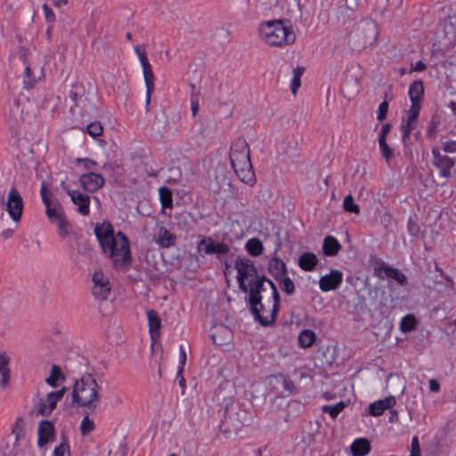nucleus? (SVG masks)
<instances>
[{
	"mask_svg": "<svg viewBox=\"0 0 456 456\" xmlns=\"http://www.w3.org/2000/svg\"><path fill=\"white\" fill-rule=\"evenodd\" d=\"M94 232L103 255L114 268L124 269L131 265L130 243L124 232H115L110 222L96 224Z\"/></svg>",
	"mask_w": 456,
	"mask_h": 456,
	"instance_id": "obj_1",
	"label": "nucleus"
},
{
	"mask_svg": "<svg viewBox=\"0 0 456 456\" xmlns=\"http://www.w3.org/2000/svg\"><path fill=\"white\" fill-rule=\"evenodd\" d=\"M250 310L263 326L273 324L280 309V295L272 281H261L249 289Z\"/></svg>",
	"mask_w": 456,
	"mask_h": 456,
	"instance_id": "obj_2",
	"label": "nucleus"
},
{
	"mask_svg": "<svg viewBox=\"0 0 456 456\" xmlns=\"http://www.w3.org/2000/svg\"><path fill=\"white\" fill-rule=\"evenodd\" d=\"M100 389L101 387L93 375L83 374L73 385L71 392L73 406L82 408L87 413H94L101 399Z\"/></svg>",
	"mask_w": 456,
	"mask_h": 456,
	"instance_id": "obj_3",
	"label": "nucleus"
},
{
	"mask_svg": "<svg viewBox=\"0 0 456 456\" xmlns=\"http://www.w3.org/2000/svg\"><path fill=\"white\" fill-rule=\"evenodd\" d=\"M231 164L239 179L248 185L256 183L249 157V146L245 139L238 138L231 146Z\"/></svg>",
	"mask_w": 456,
	"mask_h": 456,
	"instance_id": "obj_4",
	"label": "nucleus"
},
{
	"mask_svg": "<svg viewBox=\"0 0 456 456\" xmlns=\"http://www.w3.org/2000/svg\"><path fill=\"white\" fill-rule=\"evenodd\" d=\"M259 35L261 39L270 46L289 45L296 40L292 28L285 26L281 20H271L261 24Z\"/></svg>",
	"mask_w": 456,
	"mask_h": 456,
	"instance_id": "obj_5",
	"label": "nucleus"
},
{
	"mask_svg": "<svg viewBox=\"0 0 456 456\" xmlns=\"http://www.w3.org/2000/svg\"><path fill=\"white\" fill-rule=\"evenodd\" d=\"M36 118V106L28 97L20 96L9 107L7 121L12 130L25 127Z\"/></svg>",
	"mask_w": 456,
	"mask_h": 456,
	"instance_id": "obj_6",
	"label": "nucleus"
},
{
	"mask_svg": "<svg viewBox=\"0 0 456 456\" xmlns=\"http://www.w3.org/2000/svg\"><path fill=\"white\" fill-rule=\"evenodd\" d=\"M40 195L46 208V216L52 223L58 225L61 235L68 234V222L64 217L62 207L57 200H52V192L48 190L46 183L43 182L40 188Z\"/></svg>",
	"mask_w": 456,
	"mask_h": 456,
	"instance_id": "obj_7",
	"label": "nucleus"
},
{
	"mask_svg": "<svg viewBox=\"0 0 456 456\" xmlns=\"http://www.w3.org/2000/svg\"><path fill=\"white\" fill-rule=\"evenodd\" d=\"M237 270V281L240 289L249 294L253 285L261 281H269L265 277H259L253 262L248 258H238L235 261Z\"/></svg>",
	"mask_w": 456,
	"mask_h": 456,
	"instance_id": "obj_8",
	"label": "nucleus"
},
{
	"mask_svg": "<svg viewBox=\"0 0 456 456\" xmlns=\"http://www.w3.org/2000/svg\"><path fill=\"white\" fill-rule=\"evenodd\" d=\"M0 206L5 207L12 220L18 224L20 221L23 213V199L15 186L11 187L6 201L4 200V193H0Z\"/></svg>",
	"mask_w": 456,
	"mask_h": 456,
	"instance_id": "obj_9",
	"label": "nucleus"
},
{
	"mask_svg": "<svg viewBox=\"0 0 456 456\" xmlns=\"http://www.w3.org/2000/svg\"><path fill=\"white\" fill-rule=\"evenodd\" d=\"M45 78V70L42 61L31 59L25 63L22 75L23 86L26 89H31Z\"/></svg>",
	"mask_w": 456,
	"mask_h": 456,
	"instance_id": "obj_10",
	"label": "nucleus"
},
{
	"mask_svg": "<svg viewBox=\"0 0 456 456\" xmlns=\"http://www.w3.org/2000/svg\"><path fill=\"white\" fill-rule=\"evenodd\" d=\"M67 390L66 387H62L57 391L48 393L45 398L37 396L35 400L37 414L49 416L56 408L57 403L64 396Z\"/></svg>",
	"mask_w": 456,
	"mask_h": 456,
	"instance_id": "obj_11",
	"label": "nucleus"
},
{
	"mask_svg": "<svg viewBox=\"0 0 456 456\" xmlns=\"http://www.w3.org/2000/svg\"><path fill=\"white\" fill-rule=\"evenodd\" d=\"M135 52L138 54V57L140 59V62L142 64V70H143V77H144V82H145V86H146L145 102H146V107L148 108L150 105V102H151V94L153 93V91L155 89L154 75H153V72L151 69V66L150 62L148 61L146 53L143 52H141L139 50L138 46L135 47Z\"/></svg>",
	"mask_w": 456,
	"mask_h": 456,
	"instance_id": "obj_12",
	"label": "nucleus"
},
{
	"mask_svg": "<svg viewBox=\"0 0 456 456\" xmlns=\"http://www.w3.org/2000/svg\"><path fill=\"white\" fill-rule=\"evenodd\" d=\"M198 249L206 255L220 256L228 254L231 248L227 243L214 240L212 237H203L198 243Z\"/></svg>",
	"mask_w": 456,
	"mask_h": 456,
	"instance_id": "obj_13",
	"label": "nucleus"
},
{
	"mask_svg": "<svg viewBox=\"0 0 456 456\" xmlns=\"http://www.w3.org/2000/svg\"><path fill=\"white\" fill-rule=\"evenodd\" d=\"M92 294L95 299L106 300L110 293V286L107 277L102 272H95L93 275Z\"/></svg>",
	"mask_w": 456,
	"mask_h": 456,
	"instance_id": "obj_14",
	"label": "nucleus"
},
{
	"mask_svg": "<svg viewBox=\"0 0 456 456\" xmlns=\"http://www.w3.org/2000/svg\"><path fill=\"white\" fill-rule=\"evenodd\" d=\"M432 164L439 169L441 176L446 179L449 178L451 176V170L455 166L454 159L441 154L436 148L432 150Z\"/></svg>",
	"mask_w": 456,
	"mask_h": 456,
	"instance_id": "obj_15",
	"label": "nucleus"
},
{
	"mask_svg": "<svg viewBox=\"0 0 456 456\" xmlns=\"http://www.w3.org/2000/svg\"><path fill=\"white\" fill-rule=\"evenodd\" d=\"M343 281V273L338 270H331L330 273L320 278V289L328 292L338 289Z\"/></svg>",
	"mask_w": 456,
	"mask_h": 456,
	"instance_id": "obj_16",
	"label": "nucleus"
},
{
	"mask_svg": "<svg viewBox=\"0 0 456 456\" xmlns=\"http://www.w3.org/2000/svg\"><path fill=\"white\" fill-rule=\"evenodd\" d=\"M80 183L86 191L94 192L103 186L104 178L99 174L89 172L81 175Z\"/></svg>",
	"mask_w": 456,
	"mask_h": 456,
	"instance_id": "obj_17",
	"label": "nucleus"
},
{
	"mask_svg": "<svg viewBox=\"0 0 456 456\" xmlns=\"http://www.w3.org/2000/svg\"><path fill=\"white\" fill-rule=\"evenodd\" d=\"M374 273L376 276L381 279L384 277L394 279L401 285H403L406 281V277L403 273H401L396 268L386 265H381L380 266L376 267Z\"/></svg>",
	"mask_w": 456,
	"mask_h": 456,
	"instance_id": "obj_18",
	"label": "nucleus"
},
{
	"mask_svg": "<svg viewBox=\"0 0 456 456\" xmlns=\"http://www.w3.org/2000/svg\"><path fill=\"white\" fill-rule=\"evenodd\" d=\"M154 241L159 247L168 248L175 245L176 236L166 227L161 226L154 234Z\"/></svg>",
	"mask_w": 456,
	"mask_h": 456,
	"instance_id": "obj_19",
	"label": "nucleus"
},
{
	"mask_svg": "<svg viewBox=\"0 0 456 456\" xmlns=\"http://www.w3.org/2000/svg\"><path fill=\"white\" fill-rule=\"evenodd\" d=\"M396 403L395 396L389 395L384 399L378 400L369 406V413L371 416H380L386 410L391 409Z\"/></svg>",
	"mask_w": 456,
	"mask_h": 456,
	"instance_id": "obj_20",
	"label": "nucleus"
},
{
	"mask_svg": "<svg viewBox=\"0 0 456 456\" xmlns=\"http://www.w3.org/2000/svg\"><path fill=\"white\" fill-rule=\"evenodd\" d=\"M360 28L362 33L364 45H370L377 40L378 28H377V25L374 21H372V20L363 21L361 24Z\"/></svg>",
	"mask_w": 456,
	"mask_h": 456,
	"instance_id": "obj_21",
	"label": "nucleus"
},
{
	"mask_svg": "<svg viewBox=\"0 0 456 456\" xmlns=\"http://www.w3.org/2000/svg\"><path fill=\"white\" fill-rule=\"evenodd\" d=\"M71 201L77 206L78 212L83 216L89 214L90 197L77 191H68Z\"/></svg>",
	"mask_w": 456,
	"mask_h": 456,
	"instance_id": "obj_22",
	"label": "nucleus"
},
{
	"mask_svg": "<svg viewBox=\"0 0 456 456\" xmlns=\"http://www.w3.org/2000/svg\"><path fill=\"white\" fill-rule=\"evenodd\" d=\"M54 434L53 425L48 420H42L38 427L37 445L44 447L53 437Z\"/></svg>",
	"mask_w": 456,
	"mask_h": 456,
	"instance_id": "obj_23",
	"label": "nucleus"
},
{
	"mask_svg": "<svg viewBox=\"0 0 456 456\" xmlns=\"http://www.w3.org/2000/svg\"><path fill=\"white\" fill-rule=\"evenodd\" d=\"M211 338L215 344L219 346L224 345L232 338V330L224 325L216 326Z\"/></svg>",
	"mask_w": 456,
	"mask_h": 456,
	"instance_id": "obj_24",
	"label": "nucleus"
},
{
	"mask_svg": "<svg viewBox=\"0 0 456 456\" xmlns=\"http://www.w3.org/2000/svg\"><path fill=\"white\" fill-rule=\"evenodd\" d=\"M370 443L366 438H358L350 446L353 456H365L370 452Z\"/></svg>",
	"mask_w": 456,
	"mask_h": 456,
	"instance_id": "obj_25",
	"label": "nucleus"
},
{
	"mask_svg": "<svg viewBox=\"0 0 456 456\" xmlns=\"http://www.w3.org/2000/svg\"><path fill=\"white\" fill-rule=\"evenodd\" d=\"M341 248L338 240L332 236L325 237L322 244L323 254L327 256H336Z\"/></svg>",
	"mask_w": 456,
	"mask_h": 456,
	"instance_id": "obj_26",
	"label": "nucleus"
},
{
	"mask_svg": "<svg viewBox=\"0 0 456 456\" xmlns=\"http://www.w3.org/2000/svg\"><path fill=\"white\" fill-rule=\"evenodd\" d=\"M318 264L316 256L312 252H306L300 256L298 259L299 267L306 272H311Z\"/></svg>",
	"mask_w": 456,
	"mask_h": 456,
	"instance_id": "obj_27",
	"label": "nucleus"
},
{
	"mask_svg": "<svg viewBox=\"0 0 456 456\" xmlns=\"http://www.w3.org/2000/svg\"><path fill=\"white\" fill-rule=\"evenodd\" d=\"M66 379L60 366L53 364L51 368L49 376L45 379V383L52 387H56L60 382Z\"/></svg>",
	"mask_w": 456,
	"mask_h": 456,
	"instance_id": "obj_28",
	"label": "nucleus"
},
{
	"mask_svg": "<svg viewBox=\"0 0 456 456\" xmlns=\"http://www.w3.org/2000/svg\"><path fill=\"white\" fill-rule=\"evenodd\" d=\"M268 270L270 273L277 280L284 276L286 273V265L281 259L274 257L270 260Z\"/></svg>",
	"mask_w": 456,
	"mask_h": 456,
	"instance_id": "obj_29",
	"label": "nucleus"
},
{
	"mask_svg": "<svg viewBox=\"0 0 456 456\" xmlns=\"http://www.w3.org/2000/svg\"><path fill=\"white\" fill-rule=\"evenodd\" d=\"M146 314L149 323V332L151 336H157L160 329V319L157 312L152 309L148 310Z\"/></svg>",
	"mask_w": 456,
	"mask_h": 456,
	"instance_id": "obj_30",
	"label": "nucleus"
},
{
	"mask_svg": "<svg viewBox=\"0 0 456 456\" xmlns=\"http://www.w3.org/2000/svg\"><path fill=\"white\" fill-rule=\"evenodd\" d=\"M424 94V86L421 80L414 81L409 88L411 102H419Z\"/></svg>",
	"mask_w": 456,
	"mask_h": 456,
	"instance_id": "obj_31",
	"label": "nucleus"
},
{
	"mask_svg": "<svg viewBox=\"0 0 456 456\" xmlns=\"http://www.w3.org/2000/svg\"><path fill=\"white\" fill-rule=\"evenodd\" d=\"M315 338V333L312 330H304L298 335V345L303 348L310 347Z\"/></svg>",
	"mask_w": 456,
	"mask_h": 456,
	"instance_id": "obj_32",
	"label": "nucleus"
},
{
	"mask_svg": "<svg viewBox=\"0 0 456 456\" xmlns=\"http://www.w3.org/2000/svg\"><path fill=\"white\" fill-rule=\"evenodd\" d=\"M248 253L253 256H258L264 250L263 243L259 239H250L246 243Z\"/></svg>",
	"mask_w": 456,
	"mask_h": 456,
	"instance_id": "obj_33",
	"label": "nucleus"
},
{
	"mask_svg": "<svg viewBox=\"0 0 456 456\" xmlns=\"http://www.w3.org/2000/svg\"><path fill=\"white\" fill-rule=\"evenodd\" d=\"M417 326V320L411 314L405 315L400 322V330L403 333L412 331Z\"/></svg>",
	"mask_w": 456,
	"mask_h": 456,
	"instance_id": "obj_34",
	"label": "nucleus"
},
{
	"mask_svg": "<svg viewBox=\"0 0 456 456\" xmlns=\"http://www.w3.org/2000/svg\"><path fill=\"white\" fill-rule=\"evenodd\" d=\"M272 383L273 384L274 387L281 386L284 390H286L289 393L292 392V390L294 388V385H293L292 381L286 379L282 375L273 376L272 378Z\"/></svg>",
	"mask_w": 456,
	"mask_h": 456,
	"instance_id": "obj_35",
	"label": "nucleus"
},
{
	"mask_svg": "<svg viewBox=\"0 0 456 456\" xmlns=\"http://www.w3.org/2000/svg\"><path fill=\"white\" fill-rule=\"evenodd\" d=\"M345 407V403L339 402L334 405H324L322 406V411L324 413H329L331 418L335 419L344 410Z\"/></svg>",
	"mask_w": 456,
	"mask_h": 456,
	"instance_id": "obj_36",
	"label": "nucleus"
},
{
	"mask_svg": "<svg viewBox=\"0 0 456 456\" xmlns=\"http://www.w3.org/2000/svg\"><path fill=\"white\" fill-rule=\"evenodd\" d=\"M343 208L346 212L354 213L358 215L360 213V207L355 204L352 195L348 194L344 198Z\"/></svg>",
	"mask_w": 456,
	"mask_h": 456,
	"instance_id": "obj_37",
	"label": "nucleus"
},
{
	"mask_svg": "<svg viewBox=\"0 0 456 456\" xmlns=\"http://www.w3.org/2000/svg\"><path fill=\"white\" fill-rule=\"evenodd\" d=\"M417 121H410L409 118L401 125L402 139L405 142L410 136V134L416 127Z\"/></svg>",
	"mask_w": 456,
	"mask_h": 456,
	"instance_id": "obj_38",
	"label": "nucleus"
},
{
	"mask_svg": "<svg viewBox=\"0 0 456 456\" xmlns=\"http://www.w3.org/2000/svg\"><path fill=\"white\" fill-rule=\"evenodd\" d=\"M159 198L161 201V205L164 208H171L173 198H172V192L169 189L166 187H161L159 189Z\"/></svg>",
	"mask_w": 456,
	"mask_h": 456,
	"instance_id": "obj_39",
	"label": "nucleus"
},
{
	"mask_svg": "<svg viewBox=\"0 0 456 456\" xmlns=\"http://www.w3.org/2000/svg\"><path fill=\"white\" fill-rule=\"evenodd\" d=\"M304 72V68L297 67L293 69V78L290 85V89L293 94H296L300 86L301 76Z\"/></svg>",
	"mask_w": 456,
	"mask_h": 456,
	"instance_id": "obj_40",
	"label": "nucleus"
},
{
	"mask_svg": "<svg viewBox=\"0 0 456 456\" xmlns=\"http://www.w3.org/2000/svg\"><path fill=\"white\" fill-rule=\"evenodd\" d=\"M95 428L94 422L88 415H86L80 423V433L82 436H86L92 432Z\"/></svg>",
	"mask_w": 456,
	"mask_h": 456,
	"instance_id": "obj_41",
	"label": "nucleus"
},
{
	"mask_svg": "<svg viewBox=\"0 0 456 456\" xmlns=\"http://www.w3.org/2000/svg\"><path fill=\"white\" fill-rule=\"evenodd\" d=\"M280 288L288 295H292L295 291L294 282L289 277L282 276L280 278Z\"/></svg>",
	"mask_w": 456,
	"mask_h": 456,
	"instance_id": "obj_42",
	"label": "nucleus"
},
{
	"mask_svg": "<svg viewBox=\"0 0 456 456\" xmlns=\"http://www.w3.org/2000/svg\"><path fill=\"white\" fill-rule=\"evenodd\" d=\"M379 144L383 158L386 159L387 163H389L394 156L392 149L387 143V141H379Z\"/></svg>",
	"mask_w": 456,
	"mask_h": 456,
	"instance_id": "obj_43",
	"label": "nucleus"
},
{
	"mask_svg": "<svg viewBox=\"0 0 456 456\" xmlns=\"http://www.w3.org/2000/svg\"><path fill=\"white\" fill-rule=\"evenodd\" d=\"M87 133L93 136L97 137L102 134L103 128L100 122H92L86 126Z\"/></svg>",
	"mask_w": 456,
	"mask_h": 456,
	"instance_id": "obj_44",
	"label": "nucleus"
},
{
	"mask_svg": "<svg viewBox=\"0 0 456 456\" xmlns=\"http://www.w3.org/2000/svg\"><path fill=\"white\" fill-rule=\"evenodd\" d=\"M420 110V102H411V108L408 111V116L410 121H418L419 114Z\"/></svg>",
	"mask_w": 456,
	"mask_h": 456,
	"instance_id": "obj_45",
	"label": "nucleus"
},
{
	"mask_svg": "<svg viewBox=\"0 0 456 456\" xmlns=\"http://www.w3.org/2000/svg\"><path fill=\"white\" fill-rule=\"evenodd\" d=\"M84 91L83 86L79 83H75L72 86V88L69 93V97L71 101L77 105V101L78 96L81 94V93Z\"/></svg>",
	"mask_w": 456,
	"mask_h": 456,
	"instance_id": "obj_46",
	"label": "nucleus"
},
{
	"mask_svg": "<svg viewBox=\"0 0 456 456\" xmlns=\"http://www.w3.org/2000/svg\"><path fill=\"white\" fill-rule=\"evenodd\" d=\"M69 444L65 441H63L61 444H60L53 450V456H69Z\"/></svg>",
	"mask_w": 456,
	"mask_h": 456,
	"instance_id": "obj_47",
	"label": "nucleus"
},
{
	"mask_svg": "<svg viewBox=\"0 0 456 456\" xmlns=\"http://www.w3.org/2000/svg\"><path fill=\"white\" fill-rule=\"evenodd\" d=\"M387 110H388V102L387 101H384L379 106V109L377 111V118L379 121H383L387 117Z\"/></svg>",
	"mask_w": 456,
	"mask_h": 456,
	"instance_id": "obj_48",
	"label": "nucleus"
},
{
	"mask_svg": "<svg viewBox=\"0 0 456 456\" xmlns=\"http://www.w3.org/2000/svg\"><path fill=\"white\" fill-rule=\"evenodd\" d=\"M411 455L420 456L419 443L417 436H414L411 444Z\"/></svg>",
	"mask_w": 456,
	"mask_h": 456,
	"instance_id": "obj_49",
	"label": "nucleus"
},
{
	"mask_svg": "<svg viewBox=\"0 0 456 456\" xmlns=\"http://www.w3.org/2000/svg\"><path fill=\"white\" fill-rule=\"evenodd\" d=\"M43 11L45 16V20L49 22H53L56 20L55 14L51 8L48 7L46 4L43 5Z\"/></svg>",
	"mask_w": 456,
	"mask_h": 456,
	"instance_id": "obj_50",
	"label": "nucleus"
},
{
	"mask_svg": "<svg viewBox=\"0 0 456 456\" xmlns=\"http://www.w3.org/2000/svg\"><path fill=\"white\" fill-rule=\"evenodd\" d=\"M443 150L444 152L452 153L456 152V142L455 141H447L443 143Z\"/></svg>",
	"mask_w": 456,
	"mask_h": 456,
	"instance_id": "obj_51",
	"label": "nucleus"
},
{
	"mask_svg": "<svg viewBox=\"0 0 456 456\" xmlns=\"http://www.w3.org/2000/svg\"><path fill=\"white\" fill-rule=\"evenodd\" d=\"M391 129L390 124H384L379 135V141H387V135Z\"/></svg>",
	"mask_w": 456,
	"mask_h": 456,
	"instance_id": "obj_52",
	"label": "nucleus"
},
{
	"mask_svg": "<svg viewBox=\"0 0 456 456\" xmlns=\"http://www.w3.org/2000/svg\"><path fill=\"white\" fill-rule=\"evenodd\" d=\"M9 363V358L6 354H0V373L8 370L7 365Z\"/></svg>",
	"mask_w": 456,
	"mask_h": 456,
	"instance_id": "obj_53",
	"label": "nucleus"
},
{
	"mask_svg": "<svg viewBox=\"0 0 456 456\" xmlns=\"http://www.w3.org/2000/svg\"><path fill=\"white\" fill-rule=\"evenodd\" d=\"M185 362H186V354H185L184 350L183 349V347L181 346L180 347V364H181V366L178 369V376H180V374L183 372Z\"/></svg>",
	"mask_w": 456,
	"mask_h": 456,
	"instance_id": "obj_54",
	"label": "nucleus"
},
{
	"mask_svg": "<svg viewBox=\"0 0 456 456\" xmlns=\"http://www.w3.org/2000/svg\"><path fill=\"white\" fill-rule=\"evenodd\" d=\"M427 69V66L424 62H422L421 61H419L415 63V65L413 67H411V72H421V71H424L425 69Z\"/></svg>",
	"mask_w": 456,
	"mask_h": 456,
	"instance_id": "obj_55",
	"label": "nucleus"
},
{
	"mask_svg": "<svg viewBox=\"0 0 456 456\" xmlns=\"http://www.w3.org/2000/svg\"><path fill=\"white\" fill-rule=\"evenodd\" d=\"M77 162L84 163L85 168L86 169H91L96 166V163L94 161L88 159H78Z\"/></svg>",
	"mask_w": 456,
	"mask_h": 456,
	"instance_id": "obj_56",
	"label": "nucleus"
},
{
	"mask_svg": "<svg viewBox=\"0 0 456 456\" xmlns=\"http://www.w3.org/2000/svg\"><path fill=\"white\" fill-rule=\"evenodd\" d=\"M428 384H429V389L431 392L436 393L440 390V385L437 380L432 379L429 380Z\"/></svg>",
	"mask_w": 456,
	"mask_h": 456,
	"instance_id": "obj_57",
	"label": "nucleus"
},
{
	"mask_svg": "<svg viewBox=\"0 0 456 456\" xmlns=\"http://www.w3.org/2000/svg\"><path fill=\"white\" fill-rule=\"evenodd\" d=\"M191 114L193 117H195L198 114L200 105L197 101L191 100Z\"/></svg>",
	"mask_w": 456,
	"mask_h": 456,
	"instance_id": "obj_58",
	"label": "nucleus"
},
{
	"mask_svg": "<svg viewBox=\"0 0 456 456\" xmlns=\"http://www.w3.org/2000/svg\"><path fill=\"white\" fill-rule=\"evenodd\" d=\"M0 374L2 375L1 385H2V387H5L8 384V381H9V371L6 370V371L2 372Z\"/></svg>",
	"mask_w": 456,
	"mask_h": 456,
	"instance_id": "obj_59",
	"label": "nucleus"
},
{
	"mask_svg": "<svg viewBox=\"0 0 456 456\" xmlns=\"http://www.w3.org/2000/svg\"><path fill=\"white\" fill-rule=\"evenodd\" d=\"M13 232H14V230H12V229H6V230H4L2 232L1 235H2V237L4 239L8 240V239L12 237Z\"/></svg>",
	"mask_w": 456,
	"mask_h": 456,
	"instance_id": "obj_60",
	"label": "nucleus"
},
{
	"mask_svg": "<svg viewBox=\"0 0 456 456\" xmlns=\"http://www.w3.org/2000/svg\"><path fill=\"white\" fill-rule=\"evenodd\" d=\"M398 412L396 411H390V417H389V421L390 422H396L398 421Z\"/></svg>",
	"mask_w": 456,
	"mask_h": 456,
	"instance_id": "obj_61",
	"label": "nucleus"
},
{
	"mask_svg": "<svg viewBox=\"0 0 456 456\" xmlns=\"http://www.w3.org/2000/svg\"><path fill=\"white\" fill-rule=\"evenodd\" d=\"M436 129H437V126L435 123H432L430 125L429 128L428 129V132H427L428 135L432 136L436 133Z\"/></svg>",
	"mask_w": 456,
	"mask_h": 456,
	"instance_id": "obj_62",
	"label": "nucleus"
},
{
	"mask_svg": "<svg viewBox=\"0 0 456 456\" xmlns=\"http://www.w3.org/2000/svg\"><path fill=\"white\" fill-rule=\"evenodd\" d=\"M66 4H68V0H55L53 3V5L58 8L62 7Z\"/></svg>",
	"mask_w": 456,
	"mask_h": 456,
	"instance_id": "obj_63",
	"label": "nucleus"
},
{
	"mask_svg": "<svg viewBox=\"0 0 456 456\" xmlns=\"http://www.w3.org/2000/svg\"><path fill=\"white\" fill-rule=\"evenodd\" d=\"M177 378H179V386L182 387V388H184L185 387V379L182 376V373L180 374V376L177 375Z\"/></svg>",
	"mask_w": 456,
	"mask_h": 456,
	"instance_id": "obj_64",
	"label": "nucleus"
}]
</instances>
